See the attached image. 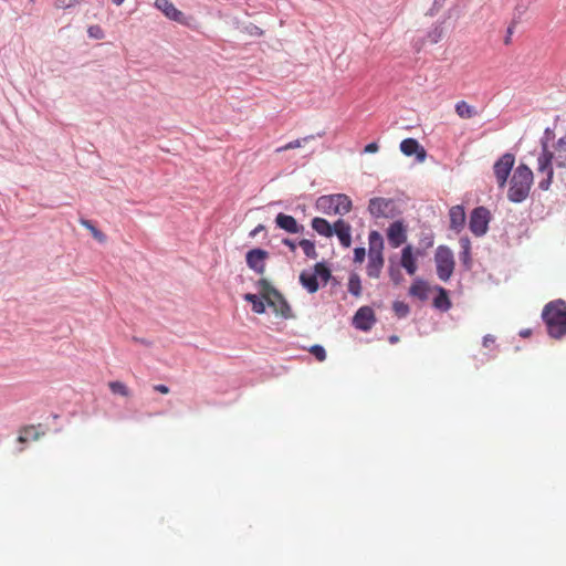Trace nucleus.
I'll return each instance as SVG.
<instances>
[{"instance_id": "nucleus-17", "label": "nucleus", "mask_w": 566, "mask_h": 566, "mask_svg": "<svg viewBox=\"0 0 566 566\" xmlns=\"http://www.w3.org/2000/svg\"><path fill=\"white\" fill-rule=\"evenodd\" d=\"M401 266L407 271L409 275H415L417 272V261L413 256V251L411 245H406L401 251L400 259Z\"/></svg>"}, {"instance_id": "nucleus-37", "label": "nucleus", "mask_w": 566, "mask_h": 566, "mask_svg": "<svg viewBox=\"0 0 566 566\" xmlns=\"http://www.w3.org/2000/svg\"><path fill=\"white\" fill-rule=\"evenodd\" d=\"M388 272H389V276L391 279V281L398 285L401 283L402 281V275H401V272L400 270L395 266V265H390L389 269H388Z\"/></svg>"}, {"instance_id": "nucleus-23", "label": "nucleus", "mask_w": 566, "mask_h": 566, "mask_svg": "<svg viewBox=\"0 0 566 566\" xmlns=\"http://www.w3.org/2000/svg\"><path fill=\"white\" fill-rule=\"evenodd\" d=\"M243 298L252 304V311L256 314H263L265 312V303L263 298L252 293L244 294Z\"/></svg>"}, {"instance_id": "nucleus-47", "label": "nucleus", "mask_w": 566, "mask_h": 566, "mask_svg": "<svg viewBox=\"0 0 566 566\" xmlns=\"http://www.w3.org/2000/svg\"><path fill=\"white\" fill-rule=\"evenodd\" d=\"M512 33H513L512 28H509V29H507V35H506L505 41H504V42H505V44H509V43H510Z\"/></svg>"}, {"instance_id": "nucleus-46", "label": "nucleus", "mask_w": 566, "mask_h": 566, "mask_svg": "<svg viewBox=\"0 0 566 566\" xmlns=\"http://www.w3.org/2000/svg\"><path fill=\"white\" fill-rule=\"evenodd\" d=\"M265 228L263 224H259L254 228V230L250 233L252 237L256 235L259 232L263 231Z\"/></svg>"}, {"instance_id": "nucleus-21", "label": "nucleus", "mask_w": 566, "mask_h": 566, "mask_svg": "<svg viewBox=\"0 0 566 566\" xmlns=\"http://www.w3.org/2000/svg\"><path fill=\"white\" fill-rule=\"evenodd\" d=\"M155 7L168 19L177 20V9L170 0H155Z\"/></svg>"}, {"instance_id": "nucleus-33", "label": "nucleus", "mask_w": 566, "mask_h": 566, "mask_svg": "<svg viewBox=\"0 0 566 566\" xmlns=\"http://www.w3.org/2000/svg\"><path fill=\"white\" fill-rule=\"evenodd\" d=\"M392 310L399 318L407 316L409 313V306L400 301L394 302Z\"/></svg>"}, {"instance_id": "nucleus-45", "label": "nucleus", "mask_w": 566, "mask_h": 566, "mask_svg": "<svg viewBox=\"0 0 566 566\" xmlns=\"http://www.w3.org/2000/svg\"><path fill=\"white\" fill-rule=\"evenodd\" d=\"M154 389H155L156 391L161 392V394H168V392H169L168 387H167V386H165V385H156V386L154 387Z\"/></svg>"}, {"instance_id": "nucleus-5", "label": "nucleus", "mask_w": 566, "mask_h": 566, "mask_svg": "<svg viewBox=\"0 0 566 566\" xmlns=\"http://www.w3.org/2000/svg\"><path fill=\"white\" fill-rule=\"evenodd\" d=\"M368 264L367 275L369 277L378 279L384 268V239L378 231H371L368 235Z\"/></svg>"}, {"instance_id": "nucleus-2", "label": "nucleus", "mask_w": 566, "mask_h": 566, "mask_svg": "<svg viewBox=\"0 0 566 566\" xmlns=\"http://www.w3.org/2000/svg\"><path fill=\"white\" fill-rule=\"evenodd\" d=\"M549 336L562 338L566 335V302L555 300L547 303L542 313Z\"/></svg>"}, {"instance_id": "nucleus-39", "label": "nucleus", "mask_w": 566, "mask_h": 566, "mask_svg": "<svg viewBox=\"0 0 566 566\" xmlns=\"http://www.w3.org/2000/svg\"><path fill=\"white\" fill-rule=\"evenodd\" d=\"M366 256V250L365 248H356L354 250V261L357 263L364 262Z\"/></svg>"}, {"instance_id": "nucleus-3", "label": "nucleus", "mask_w": 566, "mask_h": 566, "mask_svg": "<svg viewBox=\"0 0 566 566\" xmlns=\"http://www.w3.org/2000/svg\"><path fill=\"white\" fill-rule=\"evenodd\" d=\"M533 185V171L524 164L518 165L511 178L507 198L512 202H522L528 195Z\"/></svg>"}, {"instance_id": "nucleus-14", "label": "nucleus", "mask_w": 566, "mask_h": 566, "mask_svg": "<svg viewBox=\"0 0 566 566\" xmlns=\"http://www.w3.org/2000/svg\"><path fill=\"white\" fill-rule=\"evenodd\" d=\"M400 150L406 156L416 155L419 163H423L427 158L426 149L415 138H406L400 143Z\"/></svg>"}, {"instance_id": "nucleus-38", "label": "nucleus", "mask_w": 566, "mask_h": 566, "mask_svg": "<svg viewBox=\"0 0 566 566\" xmlns=\"http://www.w3.org/2000/svg\"><path fill=\"white\" fill-rule=\"evenodd\" d=\"M82 0H55V6L61 9L73 8L78 4Z\"/></svg>"}, {"instance_id": "nucleus-12", "label": "nucleus", "mask_w": 566, "mask_h": 566, "mask_svg": "<svg viewBox=\"0 0 566 566\" xmlns=\"http://www.w3.org/2000/svg\"><path fill=\"white\" fill-rule=\"evenodd\" d=\"M387 239L392 248H398L407 241V227L400 220L392 222L387 229Z\"/></svg>"}, {"instance_id": "nucleus-13", "label": "nucleus", "mask_w": 566, "mask_h": 566, "mask_svg": "<svg viewBox=\"0 0 566 566\" xmlns=\"http://www.w3.org/2000/svg\"><path fill=\"white\" fill-rule=\"evenodd\" d=\"M268 255L269 253L265 250L252 249L247 253V264L258 274H263L265 272V260Z\"/></svg>"}, {"instance_id": "nucleus-6", "label": "nucleus", "mask_w": 566, "mask_h": 566, "mask_svg": "<svg viewBox=\"0 0 566 566\" xmlns=\"http://www.w3.org/2000/svg\"><path fill=\"white\" fill-rule=\"evenodd\" d=\"M317 209L325 214H346L352 210L350 198L344 193L322 196L316 202Z\"/></svg>"}, {"instance_id": "nucleus-29", "label": "nucleus", "mask_w": 566, "mask_h": 566, "mask_svg": "<svg viewBox=\"0 0 566 566\" xmlns=\"http://www.w3.org/2000/svg\"><path fill=\"white\" fill-rule=\"evenodd\" d=\"M410 294L421 300L427 297V286L422 281H416L410 286Z\"/></svg>"}, {"instance_id": "nucleus-7", "label": "nucleus", "mask_w": 566, "mask_h": 566, "mask_svg": "<svg viewBox=\"0 0 566 566\" xmlns=\"http://www.w3.org/2000/svg\"><path fill=\"white\" fill-rule=\"evenodd\" d=\"M434 262L438 277L447 282L452 276L455 265L454 256L450 248L439 245L434 253Z\"/></svg>"}, {"instance_id": "nucleus-16", "label": "nucleus", "mask_w": 566, "mask_h": 566, "mask_svg": "<svg viewBox=\"0 0 566 566\" xmlns=\"http://www.w3.org/2000/svg\"><path fill=\"white\" fill-rule=\"evenodd\" d=\"M275 223L279 228L285 230L289 233H298L303 229L292 216L285 213H279L275 218Z\"/></svg>"}, {"instance_id": "nucleus-31", "label": "nucleus", "mask_w": 566, "mask_h": 566, "mask_svg": "<svg viewBox=\"0 0 566 566\" xmlns=\"http://www.w3.org/2000/svg\"><path fill=\"white\" fill-rule=\"evenodd\" d=\"M433 304L438 308L448 310L450 307V300L444 289H440L439 295L434 298Z\"/></svg>"}, {"instance_id": "nucleus-44", "label": "nucleus", "mask_w": 566, "mask_h": 566, "mask_svg": "<svg viewBox=\"0 0 566 566\" xmlns=\"http://www.w3.org/2000/svg\"><path fill=\"white\" fill-rule=\"evenodd\" d=\"M495 342V338L491 335H486L483 338V345L488 347L490 344H493Z\"/></svg>"}, {"instance_id": "nucleus-18", "label": "nucleus", "mask_w": 566, "mask_h": 566, "mask_svg": "<svg viewBox=\"0 0 566 566\" xmlns=\"http://www.w3.org/2000/svg\"><path fill=\"white\" fill-rule=\"evenodd\" d=\"M450 228L457 232L461 231L465 222V212L462 206H454L449 211Z\"/></svg>"}, {"instance_id": "nucleus-25", "label": "nucleus", "mask_w": 566, "mask_h": 566, "mask_svg": "<svg viewBox=\"0 0 566 566\" xmlns=\"http://www.w3.org/2000/svg\"><path fill=\"white\" fill-rule=\"evenodd\" d=\"M314 139V136L313 135H310V136H305L303 138H298V139H295V140H292L279 148H276V153H282V151H286V150H290V149H295V148H300L302 147L305 143L310 142V140H313Z\"/></svg>"}, {"instance_id": "nucleus-40", "label": "nucleus", "mask_w": 566, "mask_h": 566, "mask_svg": "<svg viewBox=\"0 0 566 566\" xmlns=\"http://www.w3.org/2000/svg\"><path fill=\"white\" fill-rule=\"evenodd\" d=\"M34 427H27L21 431V434L19 436L18 440L19 442H25L28 440V437L33 433Z\"/></svg>"}, {"instance_id": "nucleus-26", "label": "nucleus", "mask_w": 566, "mask_h": 566, "mask_svg": "<svg viewBox=\"0 0 566 566\" xmlns=\"http://www.w3.org/2000/svg\"><path fill=\"white\" fill-rule=\"evenodd\" d=\"M455 112L461 118H471L475 115L474 108L464 101L457 103Z\"/></svg>"}, {"instance_id": "nucleus-10", "label": "nucleus", "mask_w": 566, "mask_h": 566, "mask_svg": "<svg viewBox=\"0 0 566 566\" xmlns=\"http://www.w3.org/2000/svg\"><path fill=\"white\" fill-rule=\"evenodd\" d=\"M515 164V156L511 153H505L502 155L499 160L495 161L493 166V171L496 178L497 186L500 188H504L507 182V177L512 171V168Z\"/></svg>"}, {"instance_id": "nucleus-9", "label": "nucleus", "mask_w": 566, "mask_h": 566, "mask_svg": "<svg viewBox=\"0 0 566 566\" xmlns=\"http://www.w3.org/2000/svg\"><path fill=\"white\" fill-rule=\"evenodd\" d=\"M490 220V211L485 207H478L471 212L469 228L474 235L481 237L486 233Z\"/></svg>"}, {"instance_id": "nucleus-15", "label": "nucleus", "mask_w": 566, "mask_h": 566, "mask_svg": "<svg viewBox=\"0 0 566 566\" xmlns=\"http://www.w3.org/2000/svg\"><path fill=\"white\" fill-rule=\"evenodd\" d=\"M352 227L348 222L343 219H338L333 224V234H336L340 244L345 248H349L352 244Z\"/></svg>"}, {"instance_id": "nucleus-41", "label": "nucleus", "mask_w": 566, "mask_h": 566, "mask_svg": "<svg viewBox=\"0 0 566 566\" xmlns=\"http://www.w3.org/2000/svg\"><path fill=\"white\" fill-rule=\"evenodd\" d=\"M379 150V145L376 142H373L365 146L364 153L366 154H375Z\"/></svg>"}, {"instance_id": "nucleus-36", "label": "nucleus", "mask_w": 566, "mask_h": 566, "mask_svg": "<svg viewBox=\"0 0 566 566\" xmlns=\"http://www.w3.org/2000/svg\"><path fill=\"white\" fill-rule=\"evenodd\" d=\"M82 224L92 232L95 239H97L101 242L105 240V235L101 231H98L90 221L84 220L82 221Z\"/></svg>"}, {"instance_id": "nucleus-11", "label": "nucleus", "mask_w": 566, "mask_h": 566, "mask_svg": "<svg viewBox=\"0 0 566 566\" xmlns=\"http://www.w3.org/2000/svg\"><path fill=\"white\" fill-rule=\"evenodd\" d=\"M376 323L375 313L371 307L363 306L360 307L353 318V324L357 329L368 332L371 329L374 324Z\"/></svg>"}, {"instance_id": "nucleus-1", "label": "nucleus", "mask_w": 566, "mask_h": 566, "mask_svg": "<svg viewBox=\"0 0 566 566\" xmlns=\"http://www.w3.org/2000/svg\"><path fill=\"white\" fill-rule=\"evenodd\" d=\"M553 161L559 168L566 167V135L556 142L552 151L547 149L545 144L543 145V153L537 159V171L546 175V177L538 182V187L542 190H548L553 181Z\"/></svg>"}, {"instance_id": "nucleus-49", "label": "nucleus", "mask_w": 566, "mask_h": 566, "mask_svg": "<svg viewBox=\"0 0 566 566\" xmlns=\"http://www.w3.org/2000/svg\"><path fill=\"white\" fill-rule=\"evenodd\" d=\"M397 340H398V337H397V336H391V337H390V342H391V343H395V342H397Z\"/></svg>"}, {"instance_id": "nucleus-8", "label": "nucleus", "mask_w": 566, "mask_h": 566, "mask_svg": "<svg viewBox=\"0 0 566 566\" xmlns=\"http://www.w3.org/2000/svg\"><path fill=\"white\" fill-rule=\"evenodd\" d=\"M368 211L374 218H394L399 213L394 199L376 197L368 203Z\"/></svg>"}, {"instance_id": "nucleus-42", "label": "nucleus", "mask_w": 566, "mask_h": 566, "mask_svg": "<svg viewBox=\"0 0 566 566\" xmlns=\"http://www.w3.org/2000/svg\"><path fill=\"white\" fill-rule=\"evenodd\" d=\"M248 32L251 34V35H256V36H261L263 34V31L254 25V24H250L248 28H247Z\"/></svg>"}, {"instance_id": "nucleus-43", "label": "nucleus", "mask_w": 566, "mask_h": 566, "mask_svg": "<svg viewBox=\"0 0 566 566\" xmlns=\"http://www.w3.org/2000/svg\"><path fill=\"white\" fill-rule=\"evenodd\" d=\"M283 244L289 247V249L294 252L296 250V244L291 239H284Z\"/></svg>"}, {"instance_id": "nucleus-24", "label": "nucleus", "mask_w": 566, "mask_h": 566, "mask_svg": "<svg viewBox=\"0 0 566 566\" xmlns=\"http://www.w3.org/2000/svg\"><path fill=\"white\" fill-rule=\"evenodd\" d=\"M348 292L356 297L361 295V282L357 273H352L348 279Z\"/></svg>"}, {"instance_id": "nucleus-28", "label": "nucleus", "mask_w": 566, "mask_h": 566, "mask_svg": "<svg viewBox=\"0 0 566 566\" xmlns=\"http://www.w3.org/2000/svg\"><path fill=\"white\" fill-rule=\"evenodd\" d=\"M298 245L302 248V250H303V252L305 253L306 256H308L311 259H316L317 258L315 244L311 240L302 239L298 242Z\"/></svg>"}, {"instance_id": "nucleus-4", "label": "nucleus", "mask_w": 566, "mask_h": 566, "mask_svg": "<svg viewBox=\"0 0 566 566\" xmlns=\"http://www.w3.org/2000/svg\"><path fill=\"white\" fill-rule=\"evenodd\" d=\"M258 287L261 297L266 302V304L270 307L273 308L276 315H280L283 318L292 317L290 305L287 304L283 295L276 289H274L268 280H259Z\"/></svg>"}, {"instance_id": "nucleus-22", "label": "nucleus", "mask_w": 566, "mask_h": 566, "mask_svg": "<svg viewBox=\"0 0 566 566\" xmlns=\"http://www.w3.org/2000/svg\"><path fill=\"white\" fill-rule=\"evenodd\" d=\"M461 247V260L467 268L471 265V241L468 237H462L459 240Z\"/></svg>"}, {"instance_id": "nucleus-34", "label": "nucleus", "mask_w": 566, "mask_h": 566, "mask_svg": "<svg viewBox=\"0 0 566 566\" xmlns=\"http://www.w3.org/2000/svg\"><path fill=\"white\" fill-rule=\"evenodd\" d=\"M310 353L318 360L324 361L326 359V352L321 345H313L310 348Z\"/></svg>"}, {"instance_id": "nucleus-20", "label": "nucleus", "mask_w": 566, "mask_h": 566, "mask_svg": "<svg viewBox=\"0 0 566 566\" xmlns=\"http://www.w3.org/2000/svg\"><path fill=\"white\" fill-rule=\"evenodd\" d=\"M300 282L308 293H315L319 287L316 274L306 271L300 274Z\"/></svg>"}, {"instance_id": "nucleus-19", "label": "nucleus", "mask_w": 566, "mask_h": 566, "mask_svg": "<svg viewBox=\"0 0 566 566\" xmlns=\"http://www.w3.org/2000/svg\"><path fill=\"white\" fill-rule=\"evenodd\" d=\"M312 228L323 237L331 238L333 235V226L324 218H314L312 220Z\"/></svg>"}, {"instance_id": "nucleus-48", "label": "nucleus", "mask_w": 566, "mask_h": 566, "mask_svg": "<svg viewBox=\"0 0 566 566\" xmlns=\"http://www.w3.org/2000/svg\"><path fill=\"white\" fill-rule=\"evenodd\" d=\"M112 1L116 6H120L124 2V0H112Z\"/></svg>"}, {"instance_id": "nucleus-30", "label": "nucleus", "mask_w": 566, "mask_h": 566, "mask_svg": "<svg viewBox=\"0 0 566 566\" xmlns=\"http://www.w3.org/2000/svg\"><path fill=\"white\" fill-rule=\"evenodd\" d=\"M313 273L316 274V277H321L324 283H327L331 279V271L324 263H316Z\"/></svg>"}, {"instance_id": "nucleus-27", "label": "nucleus", "mask_w": 566, "mask_h": 566, "mask_svg": "<svg viewBox=\"0 0 566 566\" xmlns=\"http://www.w3.org/2000/svg\"><path fill=\"white\" fill-rule=\"evenodd\" d=\"M444 31L441 24H436L428 32L427 39L431 44L438 43L443 38Z\"/></svg>"}, {"instance_id": "nucleus-35", "label": "nucleus", "mask_w": 566, "mask_h": 566, "mask_svg": "<svg viewBox=\"0 0 566 566\" xmlns=\"http://www.w3.org/2000/svg\"><path fill=\"white\" fill-rule=\"evenodd\" d=\"M87 33H88L90 38L96 39V40H101L105 35L103 29L97 24L88 27Z\"/></svg>"}, {"instance_id": "nucleus-32", "label": "nucleus", "mask_w": 566, "mask_h": 566, "mask_svg": "<svg viewBox=\"0 0 566 566\" xmlns=\"http://www.w3.org/2000/svg\"><path fill=\"white\" fill-rule=\"evenodd\" d=\"M108 387H109L111 391L115 395H120L124 397L129 396V390H128L127 386L120 381H111L108 384Z\"/></svg>"}]
</instances>
